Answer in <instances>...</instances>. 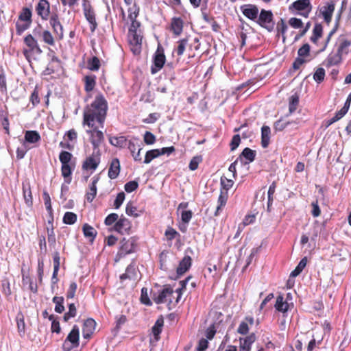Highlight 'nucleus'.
I'll return each mask as SVG.
<instances>
[{"label":"nucleus","mask_w":351,"mask_h":351,"mask_svg":"<svg viewBox=\"0 0 351 351\" xmlns=\"http://www.w3.org/2000/svg\"><path fill=\"white\" fill-rule=\"evenodd\" d=\"M108 110L106 99L103 94H97L94 100L84 108L82 125L87 127L100 126L104 128Z\"/></svg>","instance_id":"obj_1"},{"label":"nucleus","mask_w":351,"mask_h":351,"mask_svg":"<svg viewBox=\"0 0 351 351\" xmlns=\"http://www.w3.org/2000/svg\"><path fill=\"white\" fill-rule=\"evenodd\" d=\"M23 44L22 53L29 63L32 60L36 59V56L40 55L43 53L38 40L32 34H27L23 38Z\"/></svg>","instance_id":"obj_2"},{"label":"nucleus","mask_w":351,"mask_h":351,"mask_svg":"<svg viewBox=\"0 0 351 351\" xmlns=\"http://www.w3.org/2000/svg\"><path fill=\"white\" fill-rule=\"evenodd\" d=\"M200 43L199 39L195 38L193 40V43H189V38L186 37L180 39L176 42V45L174 48V51L176 53L178 56H182L184 51L187 49L189 51V58H193L195 54L193 50L197 51L199 49Z\"/></svg>","instance_id":"obj_3"},{"label":"nucleus","mask_w":351,"mask_h":351,"mask_svg":"<svg viewBox=\"0 0 351 351\" xmlns=\"http://www.w3.org/2000/svg\"><path fill=\"white\" fill-rule=\"evenodd\" d=\"M32 23V11L31 8L23 7L19 14L18 20L16 22V33L21 36L28 29Z\"/></svg>","instance_id":"obj_4"},{"label":"nucleus","mask_w":351,"mask_h":351,"mask_svg":"<svg viewBox=\"0 0 351 351\" xmlns=\"http://www.w3.org/2000/svg\"><path fill=\"white\" fill-rule=\"evenodd\" d=\"M138 245V238L136 237H131L128 239L123 238L120 241V247L115 256V262L119 261L126 255L135 252Z\"/></svg>","instance_id":"obj_5"},{"label":"nucleus","mask_w":351,"mask_h":351,"mask_svg":"<svg viewBox=\"0 0 351 351\" xmlns=\"http://www.w3.org/2000/svg\"><path fill=\"white\" fill-rule=\"evenodd\" d=\"M173 293L174 291L170 285H165L162 289L153 293L152 299L157 304L167 303L169 309H171V306H176L174 300H171V297H173Z\"/></svg>","instance_id":"obj_6"},{"label":"nucleus","mask_w":351,"mask_h":351,"mask_svg":"<svg viewBox=\"0 0 351 351\" xmlns=\"http://www.w3.org/2000/svg\"><path fill=\"white\" fill-rule=\"evenodd\" d=\"M313 6L310 0H297L289 6V10L292 14L308 18L312 11Z\"/></svg>","instance_id":"obj_7"},{"label":"nucleus","mask_w":351,"mask_h":351,"mask_svg":"<svg viewBox=\"0 0 351 351\" xmlns=\"http://www.w3.org/2000/svg\"><path fill=\"white\" fill-rule=\"evenodd\" d=\"M49 25L51 28L53 34L55 35L57 40H63L64 36V29L61 23V19L58 12L52 11L51 16L48 19Z\"/></svg>","instance_id":"obj_8"},{"label":"nucleus","mask_w":351,"mask_h":351,"mask_svg":"<svg viewBox=\"0 0 351 351\" xmlns=\"http://www.w3.org/2000/svg\"><path fill=\"white\" fill-rule=\"evenodd\" d=\"M86 133L89 135V141L90 142L93 151L100 150L99 147L104 142V132L99 130L100 126L88 127Z\"/></svg>","instance_id":"obj_9"},{"label":"nucleus","mask_w":351,"mask_h":351,"mask_svg":"<svg viewBox=\"0 0 351 351\" xmlns=\"http://www.w3.org/2000/svg\"><path fill=\"white\" fill-rule=\"evenodd\" d=\"M273 19L274 15L271 10L262 9L256 22L261 27L266 29L268 32H271L273 31L274 27Z\"/></svg>","instance_id":"obj_10"},{"label":"nucleus","mask_w":351,"mask_h":351,"mask_svg":"<svg viewBox=\"0 0 351 351\" xmlns=\"http://www.w3.org/2000/svg\"><path fill=\"white\" fill-rule=\"evenodd\" d=\"M82 8L84 16L90 24V29L93 32L97 27L95 10L88 0H82Z\"/></svg>","instance_id":"obj_11"},{"label":"nucleus","mask_w":351,"mask_h":351,"mask_svg":"<svg viewBox=\"0 0 351 351\" xmlns=\"http://www.w3.org/2000/svg\"><path fill=\"white\" fill-rule=\"evenodd\" d=\"M35 12L41 21H47L51 16V5L48 0H39L35 5Z\"/></svg>","instance_id":"obj_12"},{"label":"nucleus","mask_w":351,"mask_h":351,"mask_svg":"<svg viewBox=\"0 0 351 351\" xmlns=\"http://www.w3.org/2000/svg\"><path fill=\"white\" fill-rule=\"evenodd\" d=\"M100 150L93 151L92 154L87 157L82 164V169L85 171H95L100 163Z\"/></svg>","instance_id":"obj_13"},{"label":"nucleus","mask_w":351,"mask_h":351,"mask_svg":"<svg viewBox=\"0 0 351 351\" xmlns=\"http://www.w3.org/2000/svg\"><path fill=\"white\" fill-rule=\"evenodd\" d=\"M131 50L134 54H139L141 50L142 39L141 30L138 32H128Z\"/></svg>","instance_id":"obj_14"},{"label":"nucleus","mask_w":351,"mask_h":351,"mask_svg":"<svg viewBox=\"0 0 351 351\" xmlns=\"http://www.w3.org/2000/svg\"><path fill=\"white\" fill-rule=\"evenodd\" d=\"M166 61V57L163 49L158 48L154 56V65L151 67L152 74L158 73L164 66Z\"/></svg>","instance_id":"obj_15"},{"label":"nucleus","mask_w":351,"mask_h":351,"mask_svg":"<svg viewBox=\"0 0 351 351\" xmlns=\"http://www.w3.org/2000/svg\"><path fill=\"white\" fill-rule=\"evenodd\" d=\"M132 229L131 221L123 216H121L114 225V230L121 234H130Z\"/></svg>","instance_id":"obj_16"},{"label":"nucleus","mask_w":351,"mask_h":351,"mask_svg":"<svg viewBox=\"0 0 351 351\" xmlns=\"http://www.w3.org/2000/svg\"><path fill=\"white\" fill-rule=\"evenodd\" d=\"M335 8L334 1L326 2L324 5L319 8V14L322 16L324 21L329 24L332 21V17Z\"/></svg>","instance_id":"obj_17"},{"label":"nucleus","mask_w":351,"mask_h":351,"mask_svg":"<svg viewBox=\"0 0 351 351\" xmlns=\"http://www.w3.org/2000/svg\"><path fill=\"white\" fill-rule=\"evenodd\" d=\"M138 138L129 141L128 147L130 151L134 160L135 161L141 162L142 160L141 151L143 147L142 143H138Z\"/></svg>","instance_id":"obj_18"},{"label":"nucleus","mask_w":351,"mask_h":351,"mask_svg":"<svg viewBox=\"0 0 351 351\" xmlns=\"http://www.w3.org/2000/svg\"><path fill=\"white\" fill-rule=\"evenodd\" d=\"M184 29V21L180 17L174 16L171 19L169 31L172 32L173 36H180Z\"/></svg>","instance_id":"obj_19"},{"label":"nucleus","mask_w":351,"mask_h":351,"mask_svg":"<svg viewBox=\"0 0 351 351\" xmlns=\"http://www.w3.org/2000/svg\"><path fill=\"white\" fill-rule=\"evenodd\" d=\"M96 322L92 318L86 319L82 326V335L86 339H89L95 332Z\"/></svg>","instance_id":"obj_20"},{"label":"nucleus","mask_w":351,"mask_h":351,"mask_svg":"<svg viewBox=\"0 0 351 351\" xmlns=\"http://www.w3.org/2000/svg\"><path fill=\"white\" fill-rule=\"evenodd\" d=\"M243 14L247 19L256 21L258 16V8L256 5L248 4L241 7Z\"/></svg>","instance_id":"obj_21"},{"label":"nucleus","mask_w":351,"mask_h":351,"mask_svg":"<svg viewBox=\"0 0 351 351\" xmlns=\"http://www.w3.org/2000/svg\"><path fill=\"white\" fill-rule=\"evenodd\" d=\"M66 341H69L72 346L71 348H77L80 345V330L79 327L77 325H74L69 333L64 343H66Z\"/></svg>","instance_id":"obj_22"},{"label":"nucleus","mask_w":351,"mask_h":351,"mask_svg":"<svg viewBox=\"0 0 351 351\" xmlns=\"http://www.w3.org/2000/svg\"><path fill=\"white\" fill-rule=\"evenodd\" d=\"M343 60V58L337 52H331L328 54L327 58L323 62V65L326 68H330L332 66L339 65Z\"/></svg>","instance_id":"obj_23"},{"label":"nucleus","mask_w":351,"mask_h":351,"mask_svg":"<svg viewBox=\"0 0 351 351\" xmlns=\"http://www.w3.org/2000/svg\"><path fill=\"white\" fill-rule=\"evenodd\" d=\"M192 264V258L190 256L186 255L180 261L176 272L178 276L185 274L191 267Z\"/></svg>","instance_id":"obj_24"},{"label":"nucleus","mask_w":351,"mask_h":351,"mask_svg":"<svg viewBox=\"0 0 351 351\" xmlns=\"http://www.w3.org/2000/svg\"><path fill=\"white\" fill-rule=\"evenodd\" d=\"M0 123L3 128L5 134L10 136L9 112L6 106H5V109H0Z\"/></svg>","instance_id":"obj_25"},{"label":"nucleus","mask_w":351,"mask_h":351,"mask_svg":"<svg viewBox=\"0 0 351 351\" xmlns=\"http://www.w3.org/2000/svg\"><path fill=\"white\" fill-rule=\"evenodd\" d=\"M121 170L120 161L117 158H113L110 164L108 176L113 180L118 177Z\"/></svg>","instance_id":"obj_26"},{"label":"nucleus","mask_w":351,"mask_h":351,"mask_svg":"<svg viewBox=\"0 0 351 351\" xmlns=\"http://www.w3.org/2000/svg\"><path fill=\"white\" fill-rule=\"evenodd\" d=\"M256 341V335L251 333L245 338H240L239 351H250L251 346Z\"/></svg>","instance_id":"obj_27"},{"label":"nucleus","mask_w":351,"mask_h":351,"mask_svg":"<svg viewBox=\"0 0 351 351\" xmlns=\"http://www.w3.org/2000/svg\"><path fill=\"white\" fill-rule=\"evenodd\" d=\"M137 278V271L134 265L130 264L129 265L126 269L125 272L120 276V280L121 282H123L125 280H136Z\"/></svg>","instance_id":"obj_28"},{"label":"nucleus","mask_w":351,"mask_h":351,"mask_svg":"<svg viewBox=\"0 0 351 351\" xmlns=\"http://www.w3.org/2000/svg\"><path fill=\"white\" fill-rule=\"evenodd\" d=\"M23 195L27 206L32 208L33 206V197L30 184L29 182L23 183Z\"/></svg>","instance_id":"obj_29"},{"label":"nucleus","mask_w":351,"mask_h":351,"mask_svg":"<svg viewBox=\"0 0 351 351\" xmlns=\"http://www.w3.org/2000/svg\"><path fill=\"white\" fill-rule=\"evenodd\" d=\"M41 38V40L46 45L49 46H54L56 45V38L55 35L49 29H44L41 34H40Z\"/></svg>","instance_id":"obj_30"},{"label":"nucleus","mask_w":351,"mask_h":351,"mask_svg":"<svg viewBox=\"0 0 351 351\" xmlns=\"http://www.w3.org/2000/svg\"><path fill=\"white\" fill-rule=\"evenodd\" d=\"M51 53H53V55L51 56L50 62L46 68V71L47 74L54 73L56 70H57L61 66V61L59 59V58L55 55L53 51H51Z\"/></svg>","instance_id":"obj_31"},{"label":"nucleus","mask_w":351,"mask_h":351,"mask_svg":"<svg viewBox=\"0 0 351 351\" xmlns=\"http://www.w3.org/2000/svg\"><path fill=\"white\" fill-rule=\"evenodd\" d=\"M99 180V176L93 178V181L89 186V190L86 194V198L88 202H92L97 195V183Z\"/></svg>","instance_id":"obj_32"},{"label":"nucleus","mask_w":351,"mask_h":351,"mask_svg":"<svg viewBox=\"0 0 351 351\" xmlns=\"http://www.w3.org/2000/svg\"><path fill=\"white\" fill-rule=\"evenodd\" d=\"M228 199V192L220 189V194L217 200V206L215 212V215L218 216L221 211L223 207H224L227 203Z\"/></svg>","instance_id":"obj_33"},{"label":"nucleus","mask_w":351,"mask_h":351,"mask_svg":"<svg viewBox=\"0 0 351 351\" xmlns=\"http://www.w3.org/2000/svg\"><path fill=\"white\" fill-rule=\"evenodd\" d=\"M82 232L84 236L89 240L90 243H93L97 235V230L88 223H84L82 226Z\"/></svg>","instance_id":"obj_34"},{"label":"nucleus","mask_w":351,"mask_h":351,"mask_svg":"<svg viewBox=\"0 0 351 351\" xmlns=\"http://www.w3.org/2000/svg\"><path fill=\"white\" fill-rule=\"evenodd\" d=\"M287 29L288 25L285 19H280L276 24V36L280 37V36H281L283 43H285L287 39L286 32Z\"/></svg>","instance_id":"obj_35"},{"label":"nucleus","mask_w":351,"mask_h":351,"mask_svg":"<svg viewBox=\"0 0 351 351\" xmlns=\"http://www.w3.org/2000/svg\"><path fill=\"white\" fill-rule=\"evenodd\" d=\"M164 325V319L162 315H160L157 320L156 321L154 325L152 328V331L154 339L156 341H158L160 339V335L162 330V327Z\"/></svg>","instance_id":"obj_36"},{"label":"nucleus","mask_w":351,"mask_h":351,"mask_svg":"<svg viewBox=\"0 0 351 351\" xmlns=\"http://www.w3.org/2000/svg\"><path fill=\"white\" fill-rule=\"evenodd\" d=\"M25 142L30 144L38 143L40 139V134L36 130H27L25 132Z\"/></svg>","instance_id":"obj_37"},{"label":"nucleus","mask_w":351,"mask_h":351,"mask_svg":"<svg viewBox=\"0 0 351 351\" xmlns=\"http://www.w3.org/2000/svg\"><path fill=\"white\" fill-rule=\"evenodd\" d=\"M351 41L348 39H343L340 41L337 48V52L343 58V55H348L350 51Z\"/></svg>","instance_id":"obj_38"},{"label":"nucleus","mask_w":351,"mask_h":351,"mask_svg":"<svg viewBox=\"0 0 351 351\" xmlns=\"http://www.w3.org/2000/svg\"><path fill=\"white\" fill-rule=\"evenodd\" d=\"M270 128L267 125H263L261 128V146L267 148L270 143Z\"/></svg>","instance_id":"obj_39"},{"label":"nucleus","mask_w":351,"mask_h":351,"mask_svg":"<svg viewBox=\"0 0 351 351\" xmlns=\"http://www.w3.org/2000/svg\"><path fill=\"white\" fill-rule=\"evenodd\" d=\"M22 282L23 285H27L31 292L36 293L38 292V286L34 282L29 274H24L22 270Z\"/></svg>","instance_id":"obj_40"},{"label":"nucleus","mask_w":351,"mask_h":351,"mask_svg":"<svg viewBox=\"0 0 351 351\" xmlns=\"http://www.w3.org/2000/svg\"><path fill=\"white\" fill-rule=\"evenodd\" d=\"M84 90L87 93L92 91L96 85V76L95 75H86L84 79Z\"/></svg>","instance_id":"obj_41"},{"label":"nucleus","mask_w":351,"mask_h":351,"mask_svg":"<svg viewBox=\"0 0 351 351\" xmlns=\"http://www.w3.org/2000/svg\"><path fill=\"white\" fill-rule=\"evenodd\" d=\"M245 321H247V322H241V324H239L238 329H237V332L241 335H246L248 332L249 327H248L247 323H249L250 325L254 324V320L252 317L247 316L245 318Z\"/></svg>","instance_id":"obj_42"},{"label":"nucleus","mask_w":351,"mask_h":351,"mask_svg":"<svg viewBox=\"0 0 351 351\" xmlns=\"http://www.w3.org/2000/svg\"><path fill=\"white\" fill-rule=\"evenodd\" d=\"M87 69L92 71H97L101 67V61L97 56H93L87 60Z\"/></svg>","instance_id":"obj_43"},{"label":"nucleus","mask_w":351,"mask_h":351,"mask_svg":"<svg viewBox=\"0 0 351 351\" xmlns=\"http://www.w3.org/2000/svg\"><path fill=\"white\" fill-rule=\"evenodd\" d=\"M276 309L282 313H286L289 308V304L287 302L284 301V298L282 295H279L276 298L275 304Z\"/></svg>","instance_id":"obj_44"},{"label":"nucleus","mask_w":351,"mask_h":351,"mask_svg":"<svg viewBox=\"0 0 351 351\" xmlns=\"http://www.w3.org/2000/svg\"><path fill=\"white\" fill-rule=\"evenodd\" d=\"M109 143L113 146L122 148L126 145L127 139L123 136H112V137H110Z\"/></svg>","instance_id":"obj_45"},{"label":"nucleus","mask_w":351,"mask_h":351,"mask_svg":"<svg viewBox=\"0 0 351 351\" xmlns=\"http://www.w3.org/2000/svg\"><path fill=\"white\" fill-rule=\"evenodd\" d=\"M64 298L62 296H54L52 302L55 304V311L58 313H62L64 311Z\"/></svg>","instance_id":"obj_46"},{"label":"nucleus","mask_w":351,"mask_h":351,"mask_svg":"<svg viewBox=\"0 0 351 351\" xmlns=\"http://www.w3.org/2000/svg\"><path fill=\"white\" fill-rule=\"evenodd\" d=\"M298 123H299V121L298 120L285 122L282 119H279L274 123V128L276 131H282L289 125H291V124L298 125Z\"/></svg>","instance_id":"obj_47"},{"label":"nucleus","mask_w":351,"mask_h":351,"mask_svg":"<svg viewBox=\"0 0 351 351\" xmlns=\"http://www.w3.org/2000/svg\"><path fill=\"white\" fill-rule=\"evenodd\" d=\"M299 105V97L297 94L291 95L289 99V114L293 113Z\"/></svg>","instance_id":"obj_48"},{"label":"nucleus","mask_w":351,"mask_h":351,"mask_svg":"<svg viewBox=\"0 0 351 351\" xmlns=\"http://www.w3.org/2000/svg\"><path fill=\"white\" fill-rule=\"evenodd\" d=\"M307 258L305 256L302 258L299 262L298 265L296 266L295 269L291 271L290 276L291 277H296L300 274L302 270L304 269L307 264Z\"/></svg>","instance_id":"obj_49"},{"label":"nucleus","mask_w":351,"mask_h":351,"mask_svg":"<svg viewBox=\"0 0 351 351\" xmlns=\"http://www.w3.org/2000/svg\"><path fill=\"white\" fill-rule=\"evenodd\" d=\"M68 307L69 311L63 316L64 322H68L71 318L75 317L77 315V308L75 304H69Z\"/></svg>","instance_id":"obj_50"},{"label":"nucleus","mask_w":351,"mask_h":351,"mask_svg":"<svg viewBox=\"0 0 351 351\" xmlns=\"http://www.w3.org/2000/svg\"><path fill=\"white\" fill-rule=\"evenodd\" d=\"M77 215L73 212H66L64 215L63 223L68 225L74 224L77 221Z\"/></svg>","instance_id":"obj_51"},{"label":"nucleus","mask_w":351,"mask_h":351,"mask_svg":"<svg viewBox=\"0 0 351 351\" xmlns=\"http://www.w3.org/2000/svg\"><path fill=\"white\" fill-rule=\"evenodd\" d=\"M125 213L128 215L132 216L134 217H137L140 215L138 213V209L136 206H134L132 202H129L125 208Z\"/></svg>","instance_id":"obj_52"},{"label":"nucleus","mask_w":351,"mask_h":351,"mask_svg":"<svg viewBox=\"0 0 351 351\" xmlns=\"http://www.w3.org/2000/svg\"><path fill=\"white\" fill-rule=\"evenodd\" d=\"M234 181L231 179L227 178L226 176H221L220 179V189H223L226 191H228L232 187Z\"/></svg>","instance_id":"obj_53"},{"label":"nucleus","mask_w":351,"mask_h":351,"mask_svg":"<svg viewBox=\"0 0 351 351\" xmlns=\"http://www.w3.org/2000/svg\"><path fill=\"white\" fill-rule=\"evenodd\" d=\"M240 156L244 157L249 162H251L255 159L256 152L249 147H245Z\"/></svg>","instance_id":"obj_54"},{"label":"nucleus","mask_w":351,"mask_h":351,"mask_svg":"<svg viewBox=\"0 0 351 351\" xmlns=\"http://www.w3.org/2000/svg\"><path fill=\"white\" fill-rule=\"evenodd\" d=\"M160 156L159 149H155L147 151L145 154L144 163L148 164L154 158Z\"/></svg>","instance_id":"obj_55"},{"label":"nucleus","mask_w":351,"mask_h":351,"mask_svg":"<svg viewBox=\"0 0 351 351\" xmlns=\"http://www.w3.org/2000/svg\"><path fill=\"white\" fill-rule=\"evenodd\" d=\"M128 18L130 20L136 19L139 15L140 8L134 3L131 7L128 9Z\"/></svg>","instance_id":"obj_56"},{"label":"nucleus","mask_w":351,"mask_h":351,"mask_svg":"<svg viewBox=\"0 0 351 351\" xmlns=\"http://www.w3.org/2000/svg\"><path fill=\"white\" fill-rule=\"evenodd\" d=\"M47 232V239L50 245H54L56 244V235L54 232L53 226H47L46 227Z\"/></svg>","instance_id":"obj_57"},{"label":"nucleus","mask_w":351,"mask_h":351,"mask_svg":"<svg viewBox=\"0 0 351 351\" xmlns=\"http://www.w3.org/2000/svg\"><path fill=\"white\" fill-rule=\"evenodd\" d=\"M165 236L167 241H171L176 237H180V234L172 227H167L165 232Z\"/></svg>","instance_id":"obj_58"},{"label":"nucleus","mask_w":351,"mask_h":351,"mask_svg":"<svg viewBox=\"0 0 351 351\" xmlns=\"http://www.w3.org/2000/svg\"><path fill=\"white\" fill-rule=\"evenodd\" d=\"M17 330L20 337H23L25 333V323L23 315L16 318Z\"/></svg>","instance_id":"obj_59"},{"label":"nucleus","mask_w":351,"mask_h":351,"mask_svg":"<svg viewBox=\"0 0 351 351\" xmlns=\"http://www.w3.org/2000/svg\"><path fill=\"white\" fill-rule=\"evenodd\" d=\"M345 115H346V114H344L342 111H341L339 110V111H337L335 113V116L332 118H331L330 119H328V120H326L324 121L325 127L326 128L329 127L332 123H334L337 122V121L340 120Z\"/></svg>","instance_id":"obj_60"},{"label":"nucleus","mask_w":351,"mask_h":351,"mask_svg":"<svg viewBox=\"0 0 351 351\" xmlns=\"http://www.w3.org/2000/svg\"><path fill=\"white\" fill-rule=\"evenodd\" d=\"M73 155L67 151H62L59 155V160L62 165L69 164Z\"/></svg>","instance_id":"obj_61"},{"label":"nucleus","mask_w":351,"mask_h":351,"mask_svg":"<svg viewBox=\"0 0 351 351\" xmlns=\"http://www.w3.org/2000/svg\"><path fill=\"white\" fill-rule=\"evenodd\" d=\"M310 45L308 43L304 44L298 51L299 57L304 58L310 56Z\"/></svg>","instance_id":"obj_62"},{"label":"nucleus","mask_w":351,"mask_h":351,"mask_svg":"<svg viewBox=\"0 0 351 351\" xmlns=\"http://www.w3.org/2000/svg\"><path fill=\"white\" fill-rule=\"evenodd\" d=\"M324 77H325V70L322 67L317 69V70L315 71V72L313 74L314 80L317 83L320 84L321 82H322L324 81Z\"/></svg>","instance_id":"obj_63"},{"label":"nucleus","mask_w":351,"mask_h":351,"mask_svg":"<svg viewBox=\"0 0 351 351\" xmlns=\"http://www.w3.org/2000/svg\"><path fill=\"white\" fill-rule=\"evenodd\" d=\"M202 161V157L201 156H196L192 158L191 160L189 168L191 171H195L198 168L199 164Z\"/></svg>","instance_id":"obj_64"}]
</instances>
